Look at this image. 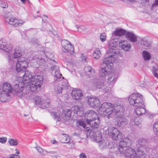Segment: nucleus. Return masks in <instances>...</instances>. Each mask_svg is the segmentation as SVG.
Here are the masks:
<instances>
[{"label":"nucleus","instance_id":"f257e3e1","mask_svg":"<svg viewBox=\"0 0 158 158\" xmlns=\"http://www.w3.org/2000/svg\"><path fill=\"white\" fill-rule=\"evenodd\" d=\"M19 73H25L23 75L22 82L27 83V87L30 88L32 92H35L38 88H40L42 83L43 78L42 76L37 74L32 76L31 73L28 70Z\"/></svg>","mask_w":158,"mask_h":158},{"label":"nucleus","instance_id":"f03ea898","mask_svg":"<svg viewBox=\"0 0 158 158\" xmlns=\"http://www.w3.org/2000/svg\"><path fill=\"white\" fill-rule=\"evenodd\" d=\"M118 38L112 37L111 39L109 41L108 47L109 49L107 53L109 55L103 59V63L105 64H109V67L111 68L112 62H114L116 59L117 55L120 54V52L118 50H115L117 46Z\"/></svg>","mask_w":158,"mask_h":158},{"label":"nucleus","instance_id":"7ed1b4c3","mask_svg":"<svg viewBox=\"0 0 158 158\" xmlns=\"http://www.w3.org/2000/svg\"><path fill=\"white\" fill-rule=\"evenodd\" d=\"M14 58L12 59H10L9 56L8 59L9 63L10 64H16V70L17 72H22L24 71L27 66L28 64L25 60L24 58L21 57L19 59L17 58L22 55L21 52L19 51H15L14 53Z\"/></svg>","mask_w":158,"mask_h":158},{"label":"nucleus","instance_id":"20e7f679","mask_svg":"<svg viewBox=\"0 0 158 158\" xmlns=\"http://www.w3.org/2000/svg\"><path fill=\"white\" fill-rule=\"evenodd\" d=\"M131 144V140L128 138L123 139L119 143L118 150L121 153L125 156L126 158H128L133 149L130 146Z\"/></svg>","mask_w":158,"mask_h":158},{"label":"nucleus","instance_id":"39448f33","mask_svg":"<svg viewBox=\"0 0 158 158\" xmlns=\"http://www.w3.org/2000/svg\"><path fill=\"white\" fill-rule=\"evenodd\" d=\"M85 117L87 123L90 126L96 128L99 127V118L94 110H90L88 111L85 113Z\"/></svg>","mask_w":158,"mask_h":158},{"label":"nucleus","instance_id":"423d86ee","mask_svg":"<svg viewBox=\"0 0 158 158\" xmlns=\"http://www.w3.org/2000/svg\"><path fill=\"white\" fill-rule=\"evenodd\" d=\"M113 109L112 104L105 102L101 104L98 110V113L102 116H106L108 119H110L113 116Z\"/></svg>","mask_w":158,"mask_h":158},{"label":"nucleus","instance_id":"0eeeda50","mask_svg":"<svg viewBox=\"0 0 158 158\" xmlns=\"http://www.w3.org/2000/svg\"><path fill=\"white\" fill-rule=\"evenodd\" d=\"M142 95L138 93L131 94L128 98L130 104L135 106H141L143 104Z\"/></svg>","mask_w":158,"mask_h":158},{"label":"nucleus","instance_id":"6e6552de","mask_svg":"<svg viewBox=\"0 0 158 158\" xmlns=\"http://www.w3.org/2000/svg\"><path fill=\"white\" fill-rule=\"evenodd\" d=\"M91 127V129L89 128V127H87L86 128L85 131L88 132H89V137L94 140L96 141H98L100 139H102V135L101 132L99 131L98 129L99 127L97 128L94 127Z\"/></svg>","mask_w":158,"mask_h":158},{"label":"nucleus","instance_id":"1a4fd4ad","mask_svg":"<svg viewBox=\"0 0 158 158\" xmlns=\"http://www.w3.org/2000/svg\"><path fill=\"white\" fill-rule=\"evenodd\" d=\"M27 83L25 82H18V84L16 83L14 85L12 90L16 94L20 97H25L26 94L25 93H22L21 94H20L23 90L24 87L26 88H28L27 87Z\"/></svg>","mask_w":158,"mask_h":158},{"label":"nucleus","instance_id":"9d476101","mask_svg":"<svg viewBox=\"0 0 158 158\" xmlns=\"http://www.w3.org/2000/svg\"><path fill=\"white\" fill-rule=\"evenodd\" d=\"M52 62H53V63L55 64L54 62L53 61ZM49 65H50V71H51L52 74L55 77V80L59 81L62 76V74L60 72L59 66L52 63H50Z\"/></svg>","mask_w":158,"mask_h":158},{"label":"nucleus","instance_id":"9b49d317","mask_svg":"<svg viewBox=\"0 0 158 158\" xmlns=\"http://www.w3.org/2000/svg\"><path fill=\"white\" fill-rule=\"evenodd\" d=\"M61 44L62 46V49L64 52H69L71 55L73 53L74 48L71 43L66 40H63L61 41Z\"/></svg>","mask_w":158,"mask_h":158},{"label":"nucleus","instance_id":"f8f14e48","mask_svg":"<svg viewBox=\"0 0 158 158\" xmlns=\"http://www.w3.org/2000/svg\"><path fill=\"white\" fill-rule=\"evenodd\" d=\"M109 135L114 140L121 139L122 137V134L118 129L113 127H110L108 128Z\"/></svg>","mask_w":158,"mask_h":158},{"label":"nucleus","instance_id":"ddd939ff","mask_svg":"<svg viewBox=\"0 0 158 158\" xmlns=\"http://www.w3.org/2000/svg\"><path fill=\"white\" fill-rule=\"evenodd\" d=\"M34 101L35 104L41 105L40 107L42 109H45L48 107L50 101L48 99H44L39 97H36L34 98Z\"/></svg>","mask_w":158,"mask_h":158},{"label":"nucleus","instance_id":"4468645a","mask_svg":"<svg viewBox=\"0 0 158 158\" xmlns=\"http://www.w3.org/2000/svg\"><path fill=\"white\" fill-rule=\"evenodd\" d=\"M140 148L137 150L136 152L133 148L128 158H145L144 152Z\"/></svg>","mask_w":158,"mask_h":158},{"label":"nucleus","instance_id":"2eb2a0df","mask_svg":"<svg viewBox=\"0 0 158 158\" xmlns=\"http://www.w3.org/2000/svg\"><path fill=\"white\" fill-rule=\"evenodd\" d=\"M113 62H112V65L111 66V68H110L109 67L110 65L109 64L106 65L104 64L103 61L102 66L103 67L102 68L100 71V76L105 77H107L108 75L111 72H110V71L112 68Z\"/></svg>","mask_w":158,"mask_h":158},{"label":"nucleus","instance_id":"dca6fc26","mask_svg":"<svg viewBox=\"0 0 158 158\" xmlns=\"http://www.w3.org/2000/svg\"><path fill=\"white\" fill-rule=\"evenodd\" d=\"M5 20L9 24L15 27L21 26L25 23L24 21L22 20H18L15 18H6Z\"/></svg>","mask_w":158,"mask_h":158},{"label":"nucleus","instance_id":"f3484780","mask_svg":"<svg viewBox=\"0 0 158 158\" xmlns=\"http://www.w3.org/2000/svg\"><path fill=\"white\" fill-rule=\"evenodd\" d=\"M89 105L92 108H96L100 104V101L97 97H91L89 98L88 100Z\"/></svg>","mask_w":158,"mask_h":158},{"label":"nucleus","instance_id":"a211bd4d","mask_svg":"<svg viewBox=\"0 0 158 158\" xmlns=\"http://www.w3.org/2000/svg\"><path fill=\"white\" fill-rule=\"evenodd\" d=\"M119 45L122 49L125 51H129L131 48V44L126 40H121Z\"/></svg>","mask_w":158,"mask_h":158},{"label":"nucleus","instance_id":"6ab92c4d","mask_svg":"<svg viewBox=\"0 0 158 158\" xmlns=\"http://www.w3.org/2000/svg\"><path fill=\"white\" fill-rule=\"evenodd\" d=\"M117 77V75L115 73L111 72L106 78L107 79L110 85H113L115 82Z\"/></svg>","mask_w":158,"mask_h":158},{"label":"nucleus","instance_id":"aec40b11","mask_svg":"<svg viewBox=\"0 0 158 158\" xmlns=\"http://www.w3.org/2000/svg\"><path fill=\"white\" fill-rule=\"evenodd\" d=\"M127 32L126 30L122 29H117L112 32V37L114 38L116 37L117 38L124 35H126Z\"/></svg>","mask_w":158,"mask_h":158},{"label":"nucleus","instance_id":"412c9836","mask_svg":"<svg viewBox=\"0 0 158 158\" xmlns=\"http://www.w3.org/2000/svg\"><path fill=\"white\" fill-rule=\"evenodd\" d=\"M12 48V45L10 44H7L5 42L0 40V48L7 52H9Z\"/></svg>","mask_w":158,"mask_h":158},{"label":"nucleus","instance_id":"4be33fe9","mask_svg":"<svg viewBox=\"0 0 158 158\" xmlns=\"http://www.w3.org/2000/svg\"><path fill=\"white\" fill-rule=\"evenodd\" d=\"M93 85L96 89H105V91L106 92H108L107 91V89H106L107 88L106 87L104 83L101 81L99 80H94Z\"/></svg>","mask_w":158,"mask_h":158},{"label":"nucleus","instance_id":"5701e85b","mask_svg":"<svg viewBox=\"0 0 158 158\" xmlns=\"http://www.w3.org/2000/svg\"><path fill=\"white\" fill-rule=\"evenodd\" d=\"M71 95L74 99L78 100L82 96V93L81 90L74 89L72 91Z\"/></svg>","mask_w":158,"mask_h":158},{"label":"nucleus","instance_id":"b1692460","mask_svg":"<svg viewBox=\"0 0 158 158\" xmlns=\"http://www.w3.org/2000/svg\"><path fill=\"white\" fill-rule=\"evenodd\" d=\"M71 112V110L69 109H67L64 110L61 116L62 119L66 121L69 120Z\"/></svg>","mask_w":158,"mask_h":158},{"label":"nucleus","instance_id":"393cba45","mask_svg":"<svg viewBox=\"0 0 158 158\" xmlns=\"http://www.w3.org/2000/svg\"><path fill=\"white\" fill-rule=\"evenodd\" d=\"M125 37L128 40L132 42H135L137 40V36L131 32H127Z\"/></svg>","mask_w":158,"mask_h":158},{"label":"nucleus","instance_id":"a878e982","mask_svg":"<svg viewBox=\"0 0 158 158\" xmlns=\"http://www.w3.org/2000/svg\"><path fill=\"white\" fill-rule=\"evenodd\" d=\"M112 108L113 109V113L114 112L118 113L120 111L123 112L124 110L123 106L118 103L114 105L112 104Z\"/></svg>","mask_w":158,"mask_h":158},{"label":"nucleus","instance_id":"bb28decb","mask_svg":"<svg viewBox=\"0 0 158 158\" xmlns=\"http://www.w3.org/2000/svg\"><path fill=\"white\" fill-rule=\"evenodd\" d=\"M86 74L89 77H91L94 76V70L90 66H87L85 67L84 68Z\"/></svg>","mask_w":158,"mask_h":158},{"label":"nucleus","instance_id":"cd10ccee","mask_svg":"<svg viewBox=\"0 0 158 158\" xmlns=\"http://www.w3.org/2000/svg\"><path fill=\"white\" fill-rule=\"evenodd\" d=\"M2 90L4 92L10 93L12 91V88L10 84L8 82L4 83L2 86Z\"/></svg>","mask_w":158,"mask_h":158},{"label":"nucleus","instance_id":"c85d7f7f","mask_svg":"<svg viewBox=\"0 0 158 158\" xmlns=\"http://www.w3.org/2000/svg\"><path fill=\"white\" fill-rule=\"evenodd\" d=\"M140 43L141 45L144 46V48L148 49L151 46L150 42L148 41L147 38H141L140 40Z\"/></svg>","mask_w":158,"mask_h":158},{"label":"nucleus","instance_id":"c756f323","mask_svg":"<svg viewBox=\"0 0 158 158\" xmlns=\"http://www.w3.org/2000/svg\"><path fill=\"white\" fill-rule=\"evenodd\" d=\"M116 121L117 122V125L118 126L121 127L122 126L125 125L127 123V121L124 116H118L117 117Z\"/></svg>","mask_w":158,"mask_h":158},{"label":"nucleus","instance_id":"7c9ffc66","mask_svg":"<svg viewBox=\"0 0 158 158\" xmlns=\"http://www.w3.org/2000/svg\"><path fill=\"white\" fill-rule=\"evenodd\" d=\"M70 140V136L68 135L62 133L60 136V141L62 143H69Z\"/></svg>","mask_w":158,"mask_h":158},{"label":"nucleus","instance_id":"2f4dec72","mask_svg":"<svg viewBox=\"0 0 158 158\" xmlns=\"http://www.w3.org/2000/svg\"><path fill=\"white\" fill-rule=\"evenodd\" d=\"M100 139L98 141H96L98 143L99 147L101 149L105 148L109 144V143L107 140Z\"/></svg>","mask_w":158,"mask_h":158},{"label":"nucleus","instance_id":"473e14b6","mask_svg":"<svg viewBox=\"0 0 158 158\" xmlns=\"http://www.w3.org/2000/svg\"><path fill=\"white\" fill-rule=\"evenodd\" d=\"M71 110L74 112V113L78 114L79 113L81 112L83 113V109L81 106H74L71 108Z\"/></svg>","mask_w":158,"mask_h":158},{"label":"nucleus","instance_id":"72a5a7b5","mask_svg":"<svg viewBox=\"0 0 158 158\" xmlns=\"http://www.w3.org/2000/svg\"><path fill=\"white\" fill-rule=\"evenodd\" d=\"M10 94L2 91L0 94V100L2 102H6Z\"/></svg>","mask_w":158,"mask_h":158},{"label":"nucleus","instance_id":"f704fd0d","mask_svg":"<svg viewBox=\"0 0 158 158\" xmlns=\"http://www.w3.org/2000/svg\"><path fill=\"white\" fill-rule=\"evenodd\" d=\"M138 107L135 110V112L138 115H141L145 113L146 110L145 109L140 106H138Z\"/></svg>","mask_w":158,"mask_h":158},{"label":"nucleus","instance_id":"c9c22d12","mask_svg":"<svg viewBox=\"0 0 158 158\" xmlns=\"http://www.w3.org/2000/svg\"><path fill=\"white\" fill-rule=\"evenodd\" d=\"M77 127L80 129L85 128L86 127V124L85 122L82 120H79L76 122Z\"/></svg>","mask_w":158,"mask_h":158},{"label":"nucleus","instance_id":"e433bc0d","mask_svg":"<svg viewBox=\"0 0 158 158\" xmlns=\"http://www.w3.org/2000/svg\"><path fill=\"white\" fill-rule=\"evenodd\" d=\"M101 56L100 50L98 48L96 49L95 51L93 52V57L95 59H98Z\"/></svg>","mask_w":158,"mask_h":158},{"label":"nucleus","instance_id":"4c0bfd02","mask_svg":"<svg viewBox=\"0 0 158 158\" xmlns=\"http://www.w3.org/2000/svg\"><path fill=\"white\" fill-rule=\"evenodd\" d=\"M66 84L65 85L62 84V87L60 86H58L56 88V92L60 94L62 93V91L63 90L64 87H66L68 85V84L67 81H65Z\"/></svg>","mask_w":158,"mask_h":158},{"label":"nucleus","instance_id":"58836bf2","mask_svg":"<svg viewBox=\"0 0 158 158\" xmlns=\"http://www.w3.org/2000/svg\"><path fill=\"white\" fill-rule=\"evenodd\" d=\"M143 56L145 60H149L150 58V53L146 51H143L142 52Z\"/></svg>","mask_w":158,"mask_h":158},{"label":"nucleus","instance_id":"ea45409f","mask_svg":"<svg viewBox=\"0 0 158 158\" xmlns=\"http://www.w3.org/2000/svg\"><path fill=\"white\" fill-rule=\"evenodd\" d=\"M133 120V122L134 123V124L139 127H140V126H141V121L139 118H136L134 119V120Z\"/></svg>","mask_w":158,"mask_h":158},{"label":"nucleus","instance_id":"a19ab883","mask_svg":"<svg viewBox=\"0 0 158 158\" xmlns=\"http://www.w3.org/2000/svg\"><path fill=\"white\" fill-rule=\"evenodd\" d=\"M8 142L12 146H16L18 144L17 140L15 139H9L8 140Z\"/></svg>","mask_w":158,"mask_h":158},{"label":"nucleus","instance_id":"79ce46f5","mask_svg":"<svg viewBox=\"0 0 158 158\" xmlns=\"http://www.w3.org/2000/svg\"><path fill=\"white\" fill-rule=\"evenodd\" d=\"M36 148L40 154L43 155H45V154L44 153V152H45L46 150H44L41 148L39 146H37Z\"/></svg>","mask_w":158,"mask_h":158},{"label":"nucleus","instance_id":"37998d69","mask_svg":"<svg viewBox=\"0 0 158 158\" xmlns=\"http://www.w3.org/2000/svg\"><path fill=\"white\" fill-rule=\"evenodd\" d=\"M153 129L156 134H157L158 132V122H156L154 124Z\"/></svg>","mask_w":158,"mask_h":158},{"label":"nucleus","instance_id":"c03bdc74","mask_svg":"<svg viewBox=\"0 0 158 158\" xmlns=\"http://www.w3.org/2000/svg\"><path fill=\"white\" fill-rule=\"evenodd\" d=\"M76 27L77 28L78 31H85L86 29V28L83 26H76Z\"/></svg>","mask_w":158,"mask_h":158},{"label":"nucleus","instance_id":"a18cd8bd","mask_svg":"<svg viewBox=\"0 0 158 158\" xmlns=\"http://www.w3.org/2000/svg\"><path fill=\"white\" fill-rule=\"evenodd\" d=\"M106 35L105 33L102 34L100 36V39L101 41L104 42L106 40Z\"/></svg>","mask_w":158,"mask_h":158},{"label":"nucleus","instance_id":"49530a36","mask_svg":"<svg viewBox=\"0 0 158 158\" xmlns=\"http://www.w3.org/2000/svg\"><path fill=\"white\" fill-rule=\"evenodd\" d=\"M7 140V138L6 137H3L0 138V142L2 143H5Z\"/></svg>","mask_w":158,"mask_h":158},{"label":"nucleus","instance_id":"de8ad7c7","mask_svg":"<svg viewBox=\"0 0 158 158\" xmlns=\"http://www.w3.org/2000/svg\"><path fill=\"white\" fill-rule=\"evenodd\" d=\"M158 70V67L156 65L154 66H153V68L152 69V73L154 75V73H156L157 71Z\"/></svg>","mask_w":158,"mask_h":158},{"label":"nucleus","instance_id":"09e8293b","mask_svg":"<svg viewBox=\"0 0 158 158\" xmlns=\"http://www.w3.org/2000/svg\"><path fill=\"white\" fill-rule=\"evenodd\" d=\"M156 6H158V0H155V1L154 3L152 6V7L153 8Z\"/></svg>","mask_w":158,"mask_h":158},{"label":"nucleus","instance_id":"8fccbe9b","mask_svg":"<svg viewBox=\"0 0 158 158\" xmlns=\"http://www.w3.org/2000/svg\"><path fill=\"white\" fill-rule=\"evenodd\" d=\"M1 6L3 8H6L8 7V5L6 3L4 2L3 3H0Z\"/></svg>","mask_w":158,"mask_h":158},{"label":"nucleus","instance_id":"3c124183","mask_svg":"<svg viewBox=\"0 0 158 158\" xmlns=\"http://www.w3.org/2000/svg\"><path fill=\"white\" fill-rule=\"evenodd\" d=\"M81 59L82 61L86 62L87 60V58L85 56H84V55H82V56L81 57Z\"/></svg>","mask_w":158,"mask_h":158},{"label":"nucleus","instance_id":"603ef678","mask_svg":"<svg viewBox=\"0 0 158 158\" xmlns=\"http://www.w3.org/2000/svg\"><path fill=\"white\" fill-rule=\"evenodd\" d=\"M145 140L144 139H140L139 141V143L140 144V145L141 146L143 145V143H145Z\"/></svg>","mask_w":158,"mask_h":158},{"label":"nucleus","instance_id":"864d4df0","mask_svg":"<svg viewBox=\"0 0 158 158\" xmlns=\"http://www.w3.org/2000/svg\"><path fill=\"white\" fill-rule=\"evenodd\" d=\"M79 157L80 158H86V156L85 154L83 153L81 154L80 155Z\"/></svg>","mask_w":158,"mask_h":158},{"label":"nucleus","instance_id":"5fc2aeb1","mask_svg":"<svg viewBox=\"0 0 158 158\" xmlns=\"http://www.w3.org/2000/svg\"><path fill=\"white\" fill-rule=\"evenodd\" d=\"M45 152H46L47 153H49V154H54L56 153V152L53 151L49 152V151H45Z\"/></svg>","mask_w":158,"mask_h":158},{"label":"nucleus","instance_id":"6e6d98bb","mask_svg":"<svg viewBox=\"0 0 158 158\" xmlns=\"http://www.w3.org/2000/svg\"><path fill=\"white\" fill-rule=\"evenodd\" d=\"M21 2L23 4H25L26 2H29V0H20Z\"/></svg>","mask_w":158,"mask_h":158},{"label":"nucleus","instance_id":"4d7b16f0","mask_svg":"<svg viewBox=\"0 0 158 158\" xmlns=\"http://www.w3.org/2000/svg\"><path fill=\"white\" fill-rule=\"evenodd\" d=\"M13 156H14L15 158H20V157L18 155H17L15 154H13Z\"/></svg>","mask_w":158,"mask_h":158},{"label":"nucleus","instance_id":"13d9d810","mask_svg":"<svg viewBox=\"0 0 158 158\" xmlns=\"http://www.w3.org/2000/svg\"><path fill=\"white\" fill-rule=\"evenodd\" d=\"M15 151H16V153L17 154H19L20 153L19 150L17 149H16Z\"/></svg>","mask_w":158,"mask_h":158},{"label":"nucleus","instance_id":"bf43d9fd","mask_svg":"<svg viewBox=\"0 0 158 158\" xmlns=\"http://www.w3.org/2000/svg\"><path fill=\"white\" fill-rule=\"evenodd\" d=\"M73 135H77V136H79V134L78 133H77L76 132H74L73 133Z\"/></svg>","mask_w":158,"mask_h":158},{"label":"nucleus","instance_id":"052dcab7","mask_svg":"<svg viewBox=\"0 0 158 158\" xmlns=\"http://www.w3.org/2000/svg\"><path fill=\"white\" fill-rule=\"evenodd\" d=\"M51 142L53 144H55L56 143H57V142L56 140H52L51 141Z\"/></svg>","mask_w":158,"mask_h":158},{"label":"nucleus","instance_id":"680f3d73","mask_svg":"<svg viewBox=\"0 0 158 158\" xmlns=\"http://www.w3.org/2000/svg\"><path fill=\"white\" fill-rule=\"evenodd\" d=\"M154 76L158 78V74L156 73H154Z\"/></svg>","mask_w":158,"mask_h":158},{"label":"nucleus","instance_id":"e2e57ef3","mask_svg":"<svg viewBox=\"0 0 158 158\" xmlns=\"http://www.w3.org/2000/svg\"><path fill=\"white\" fill-rule=\"evenodd\" d=\"M53 157L54 158H60V157L58 155H57L56 156H53Z\"/></svg>","mask_w":158,"mask_h":158},{"label":"nucleus","instance_id":"0e129e2a","mask_svg":"<svg viewBox=\"0 0 158 158\" xmlns=\"http://www.w3.org/2000/svg\"><path fill=\"white\" fill-rule=\"evenodd\" d=\"M149 1V0H145V2H148Z\"/></svg>","mask_w":158,"mask_h":158},{"label":"nucleus","instance_id":"69168bd1","mask_svg":"<svg viewBox=\"0 0 158 158\" xmlns=\"http://www.w3.org/2000/svg\"><path fill=\"white\" fill-rule=\"evenodd\" d=\"M129 1H130L131 2H133L135 1V0H128Z\"/></svg>","mask_w":158,"mask_h":158},{"label":"nucleus","instance_id":"338daca9","mask_svg":"<svg viewBox=\"0 0 158 158\" xmlns=\"http://www.w3.org/2000/svg\"><path fill=\"white\" fill-rule=\"evenodd\" d=\"M27 115H27V114H24V117H26V116H27Z\"/></svg>","mask_w":158,"mask_h":158},{"label":"nucleus","instance_id":"774afa93","mask_svg":"<svg viewBox=\"0 0 158 158\" xmlns=\"http://www.w3.org/2000/svg\"><path fill=\"white\" fill-rule=\"evenodd\" d=\"M157 64H158V57L157 58Z\"/></svg>","mask_w":158,"mask_h":158}]
</instances>
